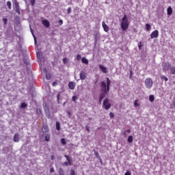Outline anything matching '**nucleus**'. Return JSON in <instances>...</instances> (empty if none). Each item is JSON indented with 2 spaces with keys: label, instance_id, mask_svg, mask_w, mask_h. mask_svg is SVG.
<instances>
[{
  "label": "nucleus",
  "instance_id": "bb28decb",
  "mask_svg": "<svg viewBox=\"0 0 175 175\" xmlns=\"http://www.w3.org/2000/svg\"><path fill=\"white\" fill-rule=\"evenodd\" d=\"M45 76H46V80H50V79H51V75H50V73H49V72L45 74Z\"/></svg>",
  "mask_w": 175,
  "mask_h": 175
},
{
  "label": "nucleus",
  "instance_id": "20e7f679",
  "mask_svg": "<svg viewBox=\"0 0 175 175\" xmlns=\"http://www.w3.org/2000/svg\"><path fill=\"white\" fill-rule=\"evenodd\" d=\"M103 106L105 109V110H109V109L111 107V104L109 103V98H105L103 100Z\"/></svg>",
  "mask_w": 175,
  "mask_h": 175
},
{
  "label": "nucleus",
  "instance_id": "4be33fe9",
  "mask_svg": "<svg viewBox=\"0 0 175 175\" xmlns=\"http://www.w3.org/2000/svg\"><path fill=\"white\" fill-rule=\"evenodd\" d=\"M160 79H161V80H164V81H169V79L166 76H164V75L161 76Z\"/></svg>",
  "mask_w": 175,
  "mask_h": 175
},
{
  "label": "nucleus",
  "instance_id": "6ab92c4d",
  "mask_svg": "<svg viewBox=\"0 0 175 175\" xmlns=\"http://www.w3.org/2000/svg\"><path fill=\"white\" fill-rule=\"evenodd\" d=\"M42 132L44 133H47V132H49V127L46 125L42 126Z\"/></svg>",
  "mask_w": 175,
  "mask_h": 175
},
{
  "label": "nucleus",
  "instance_id": "864d4df0",
  "mask_svg": "<svg viewBox=\"0 0 175 175\" xmlns=\"http://www.w3.org/2000/svg\"><path fill=\"white\" fill-rule=\"evenodd\" d=\"M36 111H37L38 114H39V113H40V109H37Z\"/></svg>",
  "mask_w": 175,
  "mask_h": 175
},
{
  "label": "nucleus",
  "instance_id": "f704fd0d",
  "mask_svg": "<svg viewBox=\"0 0 175 175\" xmlns=\"http://www.w3.org/2000/svg\"><path fill=\"white\" fill-rule=\"evenodd\" d=\"M138 102H139V100H135V102H134L135 107H137V106H139Z\"/></svg>",
  "mask_w": 175,
  "mask_h": 175
},
{
  "label": "nucleus",
  "instance_id": "72a5a7b5",
  "mask_svg": "<svg viewBox=\"0 0 175 175\" xmlns=\"http://www.w3.org/2000/svg\"><path fill=\"white\" fill-rule=\"evenodd\" d=\"M72 99V102H76V100L79 99V97H77V96H73Z\"/></svg>",
  "mask_w": 175,
  "mask_h": 175
},
{
  "label": "nucleus",
  "instance_id": "f3484780",
  "mask_svg": "<svg viewBox=\"0 0 175 175\" xmlns=\"http://www.w3.org/2000/svg\"><path fill=\"white\" fill-rule=\"evenodd\" d=\"M44 109L46 116L49 117V118H50V111L49 110V107H46L45 105Z\"/></svg>",
  "mask_w": 175,
  "mask_h": 175
},
{
  "label": "nucleus",
  "instance_id": "0eeeda50",
  "mask_svg": "<svg viewBox=\"0 0 175 175\" xmlns=\"http://www.w3.org/2000/svg\"><path fill=\"white\" fill-rule=\"evenodd\" d=\"M159 36V31L158 30H154L152 33L150 34L151 39L157 38Z\"/></svg>",
  "mask_w": 175,
  "mask_h": 175
},
{
  "label": "nucleus",
  "instance_id": "4d7b16f0",
  "mask_svg": "<svg viewBox=\"0 0 175 175\" xmlns=\"http://www.w3.org/2000/svg\"><path fill=\"white\" fill-rule=\"evenodd\" d=\"M123 136H126V131H124L123 133H122Z\"/></svg>",
  "mask_w": 175,
  "mask_h": 175
},
{
  "label": "nucleus",
  "instance_id": "58836bf2",
  "mask_svg": "<svg viewBox=\"0 0 175 175\" xmlns=\"http://www.w3.org/2000/svg\"><path fill=\"white\" fill-rule=\"evenodd\" d=\"M42 72H43L44 75H46V73H49V72H47V68H44L42 69Z\"/></svg>",
  "mask_w": 175,
  "mask_h": 175
},
{
  "label": "nucleus",
  "instance_id": "b1692460",
  "mask_svg": "<svg viewBox=\"0 0 175 175\" xmlns=\"http://www.w3.org/2000/svg\"><path fill=\"white\" fill-rule=\"evenodd\" d=\"M127 142L129 143H132L133 142V137L132 135L129 136Z\"/></svg>",
  "mask_w": 175,
  "mask_h": 175
},
{
  "label": "nucleus",
  "instance_id": "603ef678",
  "mask_svg": "<svg viewBox=\"0 0 175 175\" xmlns=\"http://www.w3.org/2000/svg\"><path fill=\"white\" fill-rule=\"evenodd\" d=\"M132 73H133V72L130 71V79H132Z\"/></svg>",
  "mask_w": 175,
  "mask_h": 175
},
{
  "label": "nucleus",
  "instance_id": "49530a36",
  "mask_svg": "<svg viewBox=\"0 0 175 175\" xmlns=\"http://www.w3.org/2000/svg\"><path fill=\"white\" fill-rule=\"evenodd\" d=\"M55 159V157H54V155L51 156V161H54Z\"/></svg>",
  "mask_w": 175,
  "mask_h": 175
},
{
  "label": "nucleus",
  "instance_id": "bf43d9fd",
  "mask_svg": "<svg viewBox=\"0 0 175 175\" xmlns=\"http://www.w3.org/2000/svg\"><path fill=\"white\" fill-rule=\"evenodd\" d=\"M140 47H141V46H140V45H139V49H140Z\"/></svg>",
  "mask_w": 175,
  "mask_h": 175
},
{
  "label": "nucleus",
  "instance_id": "a878e982",
  "mask_svg": "<svg viewBox=\"0 0 175 175\" xmlns=\"http://www.w3.org/2000/svg\"><path fill=\"white\" fill-rule=\"evenodd\" d=\"M30 29H31V33L33 36V38H34V43H35V44H36V37L35 36V34H33V31H32V28H31V27H30Z\"/></svg>",
  "mask_w": 175,
  "mask_h": 175
},
{
  "label": "nucleus",
  "instance_id": "c9c22d12",
  "mask_svg": "<svg viewBox=\"0 0 175 175\" xmlns=\"http://www.w3.org/2000/svg\"><path fill=\"white\" fill-rule=\"evenodd\" d=\"M37 57L39 58V59H40V58H42V53L38 52L37 53Z\"/></svg>",
  "mask_w": 175,
  "mask_h": 175
},
{
  "label": "nucleus",
  "instance_id": "13d9d810",
  "mask_svg": "<svg viewBox=\"0 0 175 175\" xmlns=\"http://www.w3.org/2000/svg\"><path fill=\"white\" fill-rule=\"evenodd\" d=\"M53 87L55 86V85H57V82H53Z\"/></svg>",
  "mask_w": 175,
  "mask_h": 175
},
{
  "label": "nucleus",
  "instance_id": "c756f323",
  "mask_svg": "<svg viewBox=\"0 0 175 175\" xmlns=\"http://www.w3.org/2000/svg\"><path fill=\"white\" fill-rule=\"evenodd\" d=\"M61 143L63 146H66V139H65V138H62L61 139Z\"/></svg>",
  "mask_w": 175,
  "mask_h": 175
},
{
  "label": "nucleus",
  "instance_id": "a18cd8bd",
  "mask_svg": "<svg viewBox=\"0 0 175 175\" xmlns=\"http://www.w3.org/2000/svg\"><path fill=\"white\" fill-rule=\"evenodd\" d=\"M70 174V175H76V173L75 172V170H71Z\"/></svg>",
  "mask_w": 175,
  "mask_h": 175
},
{
  "label": "nucleus",
  "instance_id": "9b49d317",
  "mask_svg": "<svg viewBox=\"0 0 175 175\" xmlns=\"http://www.w3.org/2000/svg\"><path fill=\"white\" fill-rule=\"evenodd\" d=\"M99 68L103 72V73H107L109 71L107 70V68L105 67V66L102 64H99Z\"/></svg>",
  "mask_w": 175,
  "mask_h": 175
},
{
  "label": "nucleus",
  "instance_id": "393cba45",
  "mask_svg": "<svg viewBox=\"0 0 175 175\" xmlns=\"http://www.w3.org/2000/svg\"><path fill=\"white\" fill-rule=\"evenodd\" d=\"M170 70L172 73V75H175V67L174 66H172L170 68Z\"/></svg>",
  "mask_w": 175,
  "mask_h": 175
},
{
  "label": "nucleus",
  "instance_id": "9d476101",
  "mask_svg": "<svg viewBox=\"0 0 175 175\" xmlns=\"http://www.w3.org/2000/svg\"><path fill=\"white\" fill-rule=\"evenodd\" d=\"M13 141L15 143H18V142H20V135H18V133H16L14 134Z\"/></svg>",
  "mask_w": 175,
  "mask_h": 175
},
{
  "label": "nucleus",
  "instance_id": "ea45409f",
  "mask_svg": "<svg viewBox=\"0 0 175 175\" xmlns=\"http://www.w3.org/2000/svg\"><path fill=\"white\" fill-rule=\"evenodd\" d=\"M77 61H80V59H81V55L78 54L77 55Z\"/></svg>",
  "mask_w": 175,
  "mask_h": 175
},
{
  "label": "nucleus",
  "instance_id": "cd10ccee",
  "mask_svg": "<svg viewBox=\"0 0 175 175\" xmlns=\"http://www.w3.org/2000/svg\"><path fill=\"white\" fill-rule=\"evenodd\" d=\"M149 100L150 102H154V100H155V98L154 97V95H150L149 96Z\"/></svg>",
  "mask_w": 175,
  "mask_h": 175
},
{
  "label": "nucleus",
  "instance_id": "c85d7f7f",
  "mask_svg": "<svg viewBox=\"0 0 175 175\" xmlns=\"http://www.w3.org/2000/svg\"><path fill=\"white\" fill-rule=\"evenodd\" d=\"M45 141L46 142H50V135L45 134Z\"/></svg>",
  "mask_w": 175,
  "mask_h": 175
},
{
  "label": "nucleus",
  "instance_id": "a211bd4d",
  "mask_svg": "<svg viewBox=\"0 0 175 175\" xmlns=\"http://www.w3.org/2000/svg\"><path fill=\"white\" fill-rule=\"evenodd\" d=\"M94 152L95 157H96L99 159L100 162H102V159L100 158L99 153L96 150H94Z\"/></svg>",
  "mask_w": 175,
  "mask_h": 175
},
{
  "label": "nucleus",
  "instance_id": "412c9836",
  "mask_svg": "<svg viewBox=\"0 0 175 175\" xmlns=\"http://www.w3.org/2000/svg\"><path fill=\"white\" fill-rule=\"evenodd\" d=\"M56 129L57 131L61 130V124L59 123V122H56Z\"/></svg>",
  "mask_w": 175,
  "mask_h": 175
},
{
  "label": "nucleus",
  "instance_id": "79ce46f5",
  "mask_svg": "<svg viewBox=\"0 0 175 175\" xmlns=\"http://www.w3.org/2000/svg\"><path fill=\"white\" fill-rule=\"evenodd\" d=\"M71 12H72V8H68L67 9V13H68V14H70Z\"/></svg>",
  "mask_w": 175,
  "mask_h": 175
},
{
  "label": "nucleus",
  "instance_id": "2eb2a0df",
  "mask_svg": "<svg viewBox=\"0 0 175 175\" xmlns=\"http://www.w3.org/2000/svg\"><path fill=\"white\" fill-rule=\"evenodd\" d=\"M172 14H173V9L172 8V7H168L167 9V16H172Z\"/></svg>",
  "mask_w": 175,
  "mask_h": 175
},
{
  "label": "nucleus",
  "instance_id": "f03ea898",
  "mask_svg": "<svg viewBox=\"0 0 175 175\" xmlns=\"http://www.w3.org/2000/svg\"><path fill=\"white\" fill-rule=\"evenodd\" d=\"M120 27L123 31H126L129 28V20L126 14H124L120 21Z\"/></svg>",
  "mask_w": 175,
  "mask_h": 175
},
{
  "label": "nucleus",
  "instance_id": "a19ab883",
  "mask_svg": "<svg viewBox=\"0 0 175 175\" xmlns=\"http://www.w3.org/2000/svg\"><path fill=\"white\" fill-rule=\"evenodd\" d=\"M124 175H132V172L131 170H127Z\"/></svg>",
  "mask_w": 175,
  "mask_h": 175
},
{
  "label": "nucleus",
  "instance_id": "ddd939ff",
  "mask_svg": "<svg viewBox=\"0 0 175 175\" xmlns=\"http://www.w3.org/2000/svg\"><path fill=\"white\" fill-rule=\"evenodd\" d=\"M42 23L43 25L46 27V28H49V27H50V22H49L48 20L44 19L42 21Z\"/></svg>",
  "mask_w": 175,
  "mask_h": 175
},
{
  "label": "nucleus",
  "instance_id": "1a4fd4ad",
  "mask_svg": "<svg viewBox=\"0 0 175 175\" xmlns=\"http://www.w3.org/2000/svg\"><path fill=\"white\" fill-rule=\"evenodd\" d=\"M79 77L81 80H85V78L87 77V73H85V71H81L79 74Z\"/></svg>",
  "mask_w": 175,
  "mask_h": 175
},
{
  "label": "nucleus",
  "instance_id": "dca6fc26",
  "mask_svg": "<svg viewBox=\"0 0 175 175\" xmlns=\"http://www.w3.org/2000/svg\"><path fill=\"white\" fill-rule=\"evenodd\" d=\"M75 87L76 85L75 84V82H70L68 83V88H70V90H75Z\"/></svg>",
  "mask_w": 175,
  "mask_h": 175
},
{
  "label": "nucleus",
  "instance_id": "473e14b6",
  "mask_svg": "<svg viewBox=\"0 0 175 175\" xmlns=\"http://www.w3.org/2000/svg\"><path fill=\"white\" fill-rule=\"evenodd\" d=\"M3 22L4 25H6L8 24V18H3Z\"/></svg>",
  "mask_w": 175,
  "mask_h": 175
},
{
  "label": "nucleus",
  "instance_id": "5701e85b",
  "mask_svg": "<svg viewBox=\"0 0 175 175\" xmlns=\"http://www.w3.org/2000/svg\"><path fill=\"white\" fill-rule=\"evenodd\" d=\"M28 105H27V103H22L21 104V109H25V107H27Z\"/></svg>",
  "mask_w": 175,
  "mask_h": 175
},
{
  "label": "nucleus",
  "instance_id": "7ed1b4c3",
  "mask_svg": "<svg viewBox=\"0 0 175 175\" xmlns=\"http://www.w3.org/2000/svg\"><path fill=\"white\" fill-rule=\"evenodd\" d=\"M154 84V82L152 81V79L151 78H147L145 80V86L148 89L150 90V88H152V85Z\"/></svg>",
  "mask_w": 175,
  "mask_h": 175
},
{
  "label": "nucleus",
  "instance_id": "37998d69",
  "mask_svg": "<svg viewBox=\"0 0 175 175\" xmlns=\"http://www.w3.org/2000/svg\"><path fill=\"white\" fill-rule=\"evenodd\" d=\"M110 118H114V113L113 112L109 113Z\"/></svg>",
  "mask_w": 175,
  "mask_h": 175
},
{
  "label": "nucleus",
  "instance_id": "4c0bfd02",
  "mask_svg": "<svg viewBox=\"0 0 175 175\" xmlns=\"http://www.w3.org/2000/svg\"><path fill=\"white\" fill-rule=\"evenodd\" d=\"M63 63L65 64V65L68 64V59L66 57L63 59Z\"/></svg>",
  "mask_w": 175,
  "mask_h": 175
},
{
  "label": "nucleus",
  "instance_id": "39448f33",
  "mask_svg": "<svg viewBox=\"0 0 175 175\" xmlns=\"http://www.w3.org/2000/svg\"><path fill=\"white\" fill-rule=\"evenodd\" d=\"M170 68H172V64L169 62H165L163 65V70L164 72H167V70H170Z\"/></svg>",
  "mask_w": 175,
  "mask_h": 175
},
{
  "label": "nucleus",
  "instance_id": "7c9ffc66",
  "mask_svg": "<svg viewBox=\"0 0 175 175\" xmlns=\"http://www.w3.org/2000/svg\"><path fill=\"white\" fill-rule=\"evenodd\" d=\"M146 29L147 31H150V29H151V25H150V24H148V23L146 24Z\"/></svg>",
  "mask_w": 175,
  "mask_h": 175
},
{
  "label": "nucleus",
  "instance_id": "423d86ee",
  "mask_svg": "<svg viewBox=\"0 0 175 175\" xmlns=\"http://www.w3.org/2000/svg\"><path fill=\"white\" fill-rule=\"evenodd\" d=\"M64 157L67 159V161L64 163V166H69V165H72V158L66 154H65Z\"/></svg>",
  "mask_w": 175,
  "mask_h": 175
},
{
  "label": "nucleus",
  "instance_id": "4468645a",
  "mask_svg": "<svg viewBox=\"0 0 175 175\" xmlns=\"http://www.w3.org/2000/svg\"><path fill=\"white\" fill-rule=\"evenodd\" d=\"M99 38H100V34L99 33V32H95L94 33V42H95V43H96V42H98V40H99Z\"/></svg>",
  "mask_w": 175,
  "mask_h": 175
},
{
  "label": "nucleus",
  "instance_id": "5fc2aeb1",
  "mask_svg": "<svg viewBox=\"0 0 175 175\" xmlns=\"http://www.w3.org/2000/svg\"><path fill=\"white\" fill-rule=\"evenodd\" d=\"M51 173H54V168H51Z\"/></svg>",
  "mask_w": 175,
  "mask_h": 175
},
{
  "label": "nucleus",
  "instance_id": "09e8293b",
  "mask_svg": "<svg viewBox=\"0 0 175 175\" xmlns=\"http://www.w3.org/2000/svg\"><path fill=\"white\" fill-rule=\"evenodd\" d=\"M31 4L32 5V6H33V5H35V1H31Z\"/></svg>",
  "mask_w": 175,
  "mask_h": 175
},
{
  "label": "nucleus",
  "instance_id": "6e6d98bb",
  "mask_svg": "<svg viewBox=\"0 0 175 175\" xmlns=\"http://www.w3.org/2000/svg\"><path fill=\"white\" fill-rule=\"evenodd\" d=\"M125 131L127 132V133H131V129L126 130Z\"/></svg>",
  "mask_w": 175,
  "mask_h": 175
},
{
  "label": "nucleus",
  "instance_id": "e433bc0d",
  "mask_svg": "<svg viewBox=\"0 0 175 175\" xmlns=\"http://www.w3.org/2000/svg\"><path fill=\"white\" fill-rule=\"evenodd\" d=\"M58 24L59 26L62 25V24H64V21H62V19H59L58 21Z\"/></svg>",
  "mask_w": 175,
  "mask_h": 175
},
{
  "label": "nucleus",
  "instance_id": "f8f14e48",
  "mask_svg": "<svg viewBox=\"0 0 175 175\" xmlns=\"http://www.w3.org/2000/svg\"><path fill=\"white\" fill-rule=\"evenodd\" d=\"M102 27L105 31V32H109V26L106 24V22L103 21L102 22Z\"/></svg>",
  "mask_w": 175,
  "mask_h": 175
},
{
  "label": "nucleus",
  "instance_id": "c03bdc74",
  "mask_svg": "<svg viewBox=\"0 0 175 175\" xmlns=\"http://www.w3.org/2000/svg\"><path fill=\"white\" fill-rule=\"evenodd\" d=\"M59 175H64V170H62V169H59Z\"/></svg>",
  "mask_w": 175,
  "mask_h": 175
},
{
  "label": "nucleus",
  "instance_id": "2f4dec72",
  "mask_svg": "<svg viewBox=\"0 0 175 175\" xmlns=\"http://www.w3.org/2000/svg\"><path fill=\"white\" fill-rule=\"evenodd\" d=\"M7 6H8V9H12V3L10 1H8Z\"/></svg>",
  "mask_w": 175,
  "mask_h": 175
},
{
  "label": "nucleus",
  "instance_id": "6e6552de",
  "mask_svg": "<svg viewBox=\"0 0 175 175\" xmlns=\"http://www.w3.org/2000/svg\"><path fill=\"white\" fill-rule=\"evenodd\" d=\"M14 6H15L14 8H15L16 13H18V14H21V12L20 11V5H18V2L15 1Z\"/></svg>",
  "mask_w": 175,
  "mask_h": 175
},
{
  "label": "nucleus",
  "instance_id": "3c124183",
  "mask_svg": "<svg viewBox=\"0 0 175 175\" xmlns=\"http://www.w3.org/2000/svg\"><path fill=\"white\" fill-rule=\"evenodd\" d=\"M86 131H88V132H90V127H88V126H86Z\"/></svg>",
  "mask_w": 175,
  "mask_h": 175
},
{
  "label": "nucleus",
  "instance_id": "aec40b11",
  "mask_svg": "<svg viewBox=\"0 0 175 175\" xmlns=\"http://www.w3.org/2000/svg\"><path fill=\"white\" fill-rule=\"evenodd\" d=\"M81 62H83V64H85V65H88V60L85 57L81 58Z\"/></svg>",
  "mask_w": 175,
  "mask_h": 175
},
{
  "label": "nucleus",
  "instance_id": "de8ad7c7",
  "mask_svg": "<svg viewBox=\"0 0 175 175\" xmlns=\"http://www.w3.org/2000/svg\"><path fill=\"white\" fill-rule=\"evenodd\" d=\"M59 96H61V94L59 93L57 95V100H59Z\"/></svg>",
  "mask_w": 175,
  "mask_h": 175
},
{
  "label": "nucleus",
  "instance_id": "f257e3e1",
  "mask_svg": "<svg viewBox=\"0 0 175 175\" xmlns=\"http://www.w3.org/2000/svg\"><path fill=\"white\" fill-rule=\"evenodd\" d=\"M107 81L100 82V91L102 93L100 94V99H104L106 98V94L110 91V85L111 84V81L109 77L106 78Z\"/></svg>",
  "mask_w": 175,
  "mask_h": 175
},
{
  "label": "nucleus",
  "instance_id": "8fccbe9b",
  "mask_svg": "<svg viewBox=\"0 0 175 175\" xmlns=\"http://www.w3.org/2000/svg\"><path fill=\"white\" fill-rule=\"evenodd\" d=\"M102 100H103V99L99 98L98 103L100 104L102 103Z\"/></svg>",
  "mask_w": 175,
  "mask_h": 175
}]
</instances>
